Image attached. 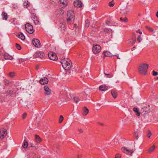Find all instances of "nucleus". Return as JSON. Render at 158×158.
Listing matches in <instances>:
<instances>
[{
	"label": "nucleus",
	"mask_w": 158,
	"mask_h": 158,
	"mask_svg": "<svg viewBox=\"0 0 158 158\" xmlns=\"http://www.w3.org/2000/svg\"><path fill=\"white\" fill-rule=\"evenodd\" d=\"M149 65L145 63H142L140 64L138 69L139 73L141 74L144 75H146Z\"/></svg>",
	"instance_id": "f257e3e1"
},
{
	"label": "nucleus",
	"mask_w": 158,
	"mask_h": 158,
	"mask_svg": "<svg viewBox=\"0 0 158 158\" xmlns=\"http://www.w3.org/2000/svg\"><path fill=\"white\" fill-rule=\"evenodd\" d=\"M60 63L63 67L65 70H69L71 67V62L69 59L64 58L61 60Z\"/></svg>",
	"instance_id": "f03ea898"
},
{
	"label": "nucleus",
	"mask_w": 158,
	"mask_h": 158,
	"mask_svg": "<svg viewBox=\"0 0 158 158\" xmlns=\"http://www.w3.org/2000/svg\"><path fill=\"white\" fill-rule=\"evenodd\" d=\"M75 13L74 11L72 10L68 11L67 15V22L69 23V22L73 23L75 19Z\"/></svg>",
	"instance_id": "7ed1b4c3"
},
{
	"label": "nucleus",
	"mask_w": 158,
	"mask_h": 158,
	"mask_svg": "<svg viewBox=\"0 0 158 158\" xmlns=\"http://www.w3.org/2000/svg\"><path fill=\"white\" fill-rule=\"evenodd\" d=\"M150 107L149 105L144 106L141 110V114L144 117V118H146V116L147 117L148 116V113L150 111Z\"/></svg>",
	"instance_id": "20e7f679"
},
{
	"label": "nucleus",
	"mask_w": 158,
	"mask_h": 158,
	"mask_svg": "<svg viewBox=\"0 0 158 158\" xmlns=\"http://www.w3.org/2000/svg\"><path fill=\"white\" fill-rule=\"evenodd\" d=\"M25 29L26 31L30 34H32L34 31L33 26L29 23L25 24Z\"/></svg>",
	"instance_id": "39448f33"
},
{
	"label": "nucleus",
	"mask_w": 158,
	"mask_h": 158,
	"mask_svg": "<svg viewBox=\"0 0 158 158\" xmlns=\"http://www.w3.org/2000/svg\"><path fill=\"white\" fill-rule=\"evenodd\" d=\"M92 50L94 54H98L101 51V47L98 45H94L93 47Z\"/></svg>",
	"instance_id": "423d86ee"
},
{
	"label": "nucleus",
	"mask_w": 158,
	"mask_h": 158,
	"mask_svg": "<svg viewBox=\"0 0 158 158\" xmlns=\"http://www.w3.org/2000/svg\"><path fill=\"white\" fill-rule=\"evenodd\" d=\"M48 56L50 60H56L58 59L56 54L52 52H49Z\"/></svg>",
	"instance_id": "0eeeda50"
},
{
	"label": "nucleus",
	"mask_w": 158,
	"mask_h": 158,
	"mask_svg": "<svg viewBox=\"0 0 158 158\" xmlns=\"http://www.w3.org/2000/svg\"><path fill=\"white\" fill-rule=\"evenodd\" d=\"M31 19L34 22L35 25H38L40 24V21L38 18L35 16L34 13H32L31 16Z\"/></svg>",
	"instance_id": "6e6552de"
},
{
	"label": "nucleus",
	"mask_w": 158,
	"mask_h": 158,
	"mask_svg": "<svg viewBox=\"0 0 158 158\" xmlns=\"http://www.w3.org/2000/svg\"><path fill=\"white\" fill-rule=\"evenodd\" d=\"M129 11V9L127 6L125 7H122L120 10V12L122 14L125 15Z\"/></svg>",
	"instance_id": "1a4fd4ad"
},
{
	"label": "nucleus",
	"mask_w": 158,
	"mask_h": 158,
	"mask_svg": "<svg viewBox=\"0 0 158 158\" xmlns=\"http://www.w3.org/2000/svg\"><path fill=\"white\" fill-rule=\"evenodd\" d=\"M44 53L42 52H37L34 55V57L35 58L39 57L43 59L44 56Z\"/></svg>",
	"instance_id": "9d476101"
},
{
	"label": "nucleus",
	"mask_w": 158,
	"mask_h": 158,
	"mask_svg": "<svg viewBox=\"0 0 158 158\" xmlns=\"http://www.w3.org/2000/svg\"><path fill=\"white\" fill-rule=\"evenodd\" d=\"M32 43L34 46L38 48L41 47V45L40 40L38 39L34 38L32 40Z\"/></svg>",
	"instance_id": "9b49d317"
},
{
	"label": "nucleus",
	"mask_w": 158,
	"mask_h": 158,
	"mask_svg": "<svg viewBox=\"0 0 158 158\" xmlns=\"http://www.w3.org/2000/svg\"><path fill=\"white\" fill-rule=\"evenodd\" d=\"M121 150L123 152L131 155H132V153L134 151L133 149L128 150L127 148L124 147H123L121 148Z\"/></svg>",
	"instance_id": "f8f14e48"
},
{
	"label": "nucleus",
	"mask_w": 158,
	"mask_h": 158,
	"mask_svg": "<svg viewBox=\"0 0 158 158\" xmlns=\"http://www.w3.org/2000/svg\"><path fill=\"white\" fill-rule=\"evenodd\" d=\"M7 132L6 130L4 128H1L0 131V139H2L4 138L6 135Z\"/></svg>",
	"instance_id": "ddd939ff"
},
{
	"label": "nucleus",
	"mask_w": 158,
	"mask_h": 158,
	"mask_svg": "<svg viewBox=\"0 0 158 158\" xmlns=\"http://www.w3.org/2000/svg\"><path fill=\"white\" fill-rule=\"evenodd\" d=\"M48 79L46 77H44L42 78L39 81V82L41 85L47 84L48 83Z\"/></svg>",
	"instance_id": "4468645a"
},
{
	"label": "nucleus",
	"mask_w": 158,
	"mask_h": 158,
	"mask_svg": "<svg viewBox=\"0 0 158 158\" xmlns=\"http://www.w3.org/2000/svg\"><path fill=\"white\" fill-rule=\"evenodd\" d=\"M44 89L45 91L44 94L45 95H48L51 94V90L48 86H45L44 87Z\"/></svg>",
	"instance_id": "2eb2a0df"
},
{
	"label": "nucleus",
	"mask_w": 158,
	"mask_h": 158,
	"mask_svg": "<svg viewBox=\"0 0 158 158\" xmlns=\"http://www.w3.org/2000/svg\"><path fill=\"white\" fill-rule=\"evenodd\" d=\"M74 5L75 7L77 8L81 7L82 6V4L81 1L79 0L76 1L74 2Z\"/></svg>",
	"instance_id": "dca6fc26"
},
{
	"label": "nucleus",
	"mask_w": 158,
	"mask_h": 158,
	"mask_svg": "<svg viewBox=\"0 0 158 158\" xmlns=\"http://www.w3.org/2000/svg\"><path fill=\"white\" fill-rule=\"evenodd\" d=\"M3 56L5 60H12L13 59L12 56L9 55L8 54H4Z\"/></svg>",
	"instance_id": "f3484780"
},
{
	"label": "nucleus",
	"mask_w": 158,
	"mask_h": 158,
	"mask_svg": "<svg viewBox=\"0 0 158 158\" xmlns=\"http://www.w3.org/2000/svg\"><path fill=\"white\" fill-rule=\"evenodd\" d=\"M107 89V87L105 85L100 86L99 88V90L102 91H105Z\"/></svg>",
	"instance_id": "a211bd4d"
},
{
	"label": "nucleus",
	"mask_w": 158,
	"mask_h": 158,
	"mask_svg": "<svg viewBox=\"0 0 158 158\" xmlns=\"http://www.w3.org/2000/svg\"><path fill=\"white\" fill-rule=\"evenodd\" d=\"M111 94L114 98H115L118 96L117 92L116 91L112 90L111 91Z\"/></svg>",
	"instance_id": "6ab92c4d"
},
{
	"label": "nucleus",
	"mask_w": 158,
	"mask_h": 158,
	"mask_svg": "<svg viewBox=\"0 0 158 158\" xmlns=\"http://www.w3.org/2000/svg\"><path fill=\"white\" fill-rule=\"evenodd\" d=\"M83 112L82 113L83 116H86L89 113V110L86 107H84L83 108Z\"/></svg>",
	"instance_id": "aec40b11"
},
{
	"label": "nucleus",
	"mask_w": 158,
	"mask_h": 158,
	"mask_svg": "<svg viewBox=\"0 0 158 158\" xmlns=\"http://www.w3.org/2000/svg\"><path fill=\"white\" fill-rule=\"evenodd\" d=\"M35 142L37 143H39L42 141V139L39 135H35Z\"/></svg>",
	"instance_id": "412c9836"
},
{
	"label": "nucleus",
	"mask_w": 158,
	"mask_h": 158,
	"mask_svg": "<svg viewBox=\"0 0 158 158\" xmlns=\"http://www.w3.org/2000/svg\"><path fill=\"white\" fill-rule=\"evenodd\" d=\"M104 55L105 56H109L112 57L113 56H115V55H112L109 52L106 51L105 52H104Z\"/></svg>",
	"instance_id": "4be33fe9"
},
{
	"label": "nucleus",
	"mask_w": 158,
	"mask_h": 158,
	"mask_svg": "<svg viewBox=\"0 0 158 158\" xmlns=\"http://www.w3.org/2000/svg\"><path fill=\"white\" fill-rule=\"evenodd\" d=\"M60 28H61V31L62 32H64L65 31L66 27L65 25L63 23H60Z\"/></svg>",
	"instance_id": "5701e85b"
},
{
	"label": "nucleus",
	"mask_w": 158,
	"mask_h": 158,
	"mask_svg": "<svg viewBox=\"0 0 158 158\" xmlns=\"http://www.w3.org/2000/svg\"><path fill=\"white\" fill-rule=\"evenodd\" d=\"M2 15L3 20H6L8 18V15L5 12H2Z\"/></svg>",
	"instance_id": "b1692460"
},
{
	"label": "nucleus",
	"mask_w": 158,
	"mask_h": 158,
	"mask_svg": "<svg viewBox=\"0 0 158 158\" xmlns=\"http://www.w3.org/2000/svg\"><path fill=\"white\" fill-rule=\"evenodd\" d=\"M133 110L135 113L136 114L137 116H139L140 115V113L138 109L136 107H134L133 109Z\"/></svg>",
	"instance_id": "393cba45"
},
{
	"label": "nucleus",
	"mask_w": 158,
	"mask_h": 158,
	"mask_svg": "<svg viewBox=\"0 0 158 158\" xmlns=\"http://www.w3.org/2000/svg\"><path fill=\"white\" fill-rule=\"evenodd\" d=\"M120 19L122 22L126 23L128 21V19L126 17H121Z\"/></svg>",
	"instance_id": "a878e982"
},
{
	"label": "nucleus",
	"mask_w": 158,
	"mask_h": 158,
	"mask_svg": "<svg viewBox=\"0 0 158 158\" xmlns=\"http://www.w3.org/2000/svg\"><path fill=\"white\" fill-rule=\"evenodd\" d=\"M17 36L18 38L23 40H24L25 39V37L24 35L22 33L19 34Z\"/></svg>",
	"instance_id": "bb28decb"
},
{
	"label": "nucleus",
	"mask_w": 158,
	"mask_h": 158,
	"mask_svg": "<svg viewBox=\"0 0 158 158\" xmlns=\"http://www.w3.org/2000/svg\"><path fill=\"white\" fill-rule=\"evenodd\" d=\"M28 146V143L27 141L26 140H24V141L22 145V147L24 148H27Z\"/></svg>",
	"instance_id": "cd10ccee"
},
{
	"label": "nucleus",
	"mask_w": 158,
	"mask_h": 158,
	"mask_svg": "<svg viewBox=\"0 0 158 158\" xmlns=\"http://www.w3.org/2000/svg\"><path fill=\"white\" fill-rule=\"evenodd\" d=\"M60 2L64 6H66L67 4V0H60Z\"/></svg>",
	"instance_id": "c85d7f7f"
},
{
	"label": "nucleus",
	"mask_w": 158,
	"mask_h": 158,
	"mask_svg": "<svg viewBox=\"0 0 158 158\" xmlns=\"http://www.w3.org/2000/svg\"><path fill=\"white\" fill-rule=\"evenodd\" d=\"M115 4V2H114V0L110 2H109V6L110 7H113Z\"/></svg>",
	"instance_id": "c756f323"
},
{
	"label": "nucleus",
	"mask_w": 158,
	"mask_h": 158,
	"mask_svg": "<svg viewBox=\"0 0 158 158\" xmlns=\"http://www.w3.org/2000/svg\"><path fill=\"white\" fill-rule=\"evenodd\" d=\"M29 2H28L27 1H25L24 2L23 5L25 8H27Z\"/></svg>",
	"instance_id": "7c9ffc66"
},
{
	"label": "nucleus",
	"mask_w": 158,
	"mask_h": 158,
	"mask_svg": "<svg viewBox=\"0 0 158 158\" xmlns=\"http://www.w3.org/2000/svg\"><path fill=\"white\" fill-rule=\"evenodd\" d=\"M154 148H155V146L154 145H153L150 148H149L148 150V152L149 153L152 152V151H153Z\"/></svg>",
	"instance_id": "2f4dec72"
},
{
	"label": "nucleus",
	"mask_w": 158,
	"mask_h": 158,
	"mask_svg": "<svg viewBox=\"0 0 158 158\" xmlns=\"http://www.w3.org/2000/svg\"><path fill=\"white\" fill-rule=\"evenodd\" d=\"M4 82L5 85H8L10 83L9 81L6 79L4 80Z\"/></svg>",
	"instance_id": "473e14b6"
},
{
	"label": "nucleus",
	"mask_w": 158,
	"mask_h": 158,
	"mask_svg": "<svg viewBox=\"0 0 158 158\" xmlns=\"http://www.w3.org/2000/svg\"><path fill=\"white\" fill-rule=\"evenodd\" d=\"M73 100L76 103H77L80 100V99L77 97H74L73 98Z\"/></svg>",
	"instance_id": "72a5a7b5"
},
{
	"label": "nucleus",
	"mask_w": 158,
	"mask_h": 158,
	"mask_svg": "<svg viewBox=\"0 0 158 158\" xmlns=\"http://www.w3.org/2000/svg\"><path fill=\"white\" fill-rule=\"evenodd\" d=\"M135 42V39H132L130 41L129 43L131 44H134Z\"/></svg>",
	"instance_id": "f704fd0d"
},
{
	"label": "nucleus",
	"mask_w": 158,
	"mask_h": 158,
	"mask_svg": "<svg viewBox=\"0 0 158 158\" xmlns=\"http://www.w3.org/2000/svg\"><path fill=\"white\" fill-rule=\"evenodd\" d=\"M9 76L11 77H13L15 75V73L14 72H10L9 74Z\"/></svg>",
	"instance_id": "c9c22d12"
},
{
	"label": "nucleus",
	"mask_w": 158,
	"mask_h": 158,
	"mask_svg": "<svg viewBox=\"0 0 158 158\" xmlns=\"http://www.w3.org/2000/svg\"><path fill=\"white\" fill-rule=\"evenodd\" d=\"M64 120V118L62 115H60L59 120V123H61Z\"/></svg>",
	"instance_id": "e433bc0d"
},
{
	"label": "nucleus",
	"mask_w": 158,
	"mask_h": 158,
	"mask_svg": "<svg viewBox=\"0 0 158 158\" xmlns=\"http://www.w3.org/2000/svg\"><path fill=\"white\" fill-rule=\"evenodd\" d=\"M104 74L105 76H107V78H111L113 77V75L110 74H107L104 73Z\"/></svg>",
	"instance_id": "4c0bfd02"
},
{
	"label": "nucleus",
	"mask_w": 158,
	"mask_h": 158,
	"mask_svg": "<svg viewBox=\"0 0 158 158\" xmlns=\"http://www.w3.org/2000/svg\"><path fill=\"white\" fill-rule=\"evenodd\" d=\"M89 21L87 20H86L85 21V27H89Z\"/></svg>",
	"instance_id": "58836bf2"
},
{
	"label": "nucleus",
	"mask_w": 158,
	"mask_h": 158,
	"mask_svg": "<svg viewBox=\"0 0 158 158\" xmlns=\"http://www.w3.org/2000/svg\"><path fill=\"white\" fill-rule=\"evenodd\" d=\"M146 28H147L148 30L150 32H153V30L152 28L149 27L148 26H146Z\"/></svg>",
	"instance_id": "ea45409f"
},
{
	"label": "nucleus",
	"mask_w": 158,
	"mask_h": 158,
	"mask_svg": "<svg viewBox=\"0 0 158 158\" xmlns=\"http://www.w3.org/2000/svg\"><path fill=\"white\" fill-rule=\"evenodd\" d=\"M16 47L19 50H20L21 49L20 46L17 43L16 44Z\"/></svg>",
	"instance_id": "a19ab883"
},
{
	"label": "nucleus",
	"mask_w": 158,
	"mask_h": 158,
	"mask_svg": "<svg viewBox=\"0 0 158 158\" xmlns=\"http://www.w3.org/2000/svg\"><path fill=\"white\" fill-rule=\"evenodd\" d=\"M111 30L110 29H108L106 28L104 29L105 32H106L107 33H109L110 32Z\"/></svg>",
	"instance_id": "79ce46f5"
},
{
	"label": "nucleus",
	"mask_w": 158,
	"mask_h": 158,
	"mask_svg": "<svg viewBox=\"0 0 158 158\" xmlns=\"http://www.w3.org/2000/svg\"><path fill=\"white\" fill-rule=\"evenodd\" d=\"M152 135V133L150 131H148L147 136L148 138H150Z\"/></svg>",
	"instance_id": "37998d69"
},
{
	"label": "nucleus",
	"mask_w": 158,
	"mask_h": 158,
	"mask_svg": "<svg viewBox=\"0 0 158 158\" xmlns=\"http://www.w3.org/2000/svg\"><path fill=\"white\" fill-rule=\"evenodd\" d=\"M153 75L154 76H156L158 75V73L157 72H156L154 70L152 71Z\"/></svg>",
	"instance_id": "c03bdc74"
},
{
	"label": "nucleus",
	"mask_w": 158,
	"mask_h": 158,
	"mask_svg": "<svg viewBox=\"0 0 158 158\" xmlns=\"http://www.w3.org/2000/svg\"><path fill=\"white\" fill-rule=\"evenodd\" d=\"M137 40L139 42H140L142 40V39L141 38V36L140 35H139L137 38Z\"/></svg>",
	"instance_id": "a18cd8bd"
},
{
	"label": "nucleus",
	"mask_w": 158,
	"mask_h": 158,
	"mask_svg": "<svg viewBox=\"0 0 158 158\" xmlns=\"http://www.w3.org/2000/svg\"><path fill=\"white\" fill-rule=\"evenodd\" d=\"M27 116V114L26 113H24L23 114L22 116V118L23 119H24Z\"/></svg>",
	"instance_id": "49530a36"
},
{
	"label": "nucleus",
	"mask_w": 158,
	"mask_h": 158,
	"mask_svg": "<svg viewBox=\"0 0 158 158\" xmlns=\"http://www.w3.org/2000/svg\"><path fill=\"white\" fill-rule=\"evenodd\" d=\"M135 136L136 137V139H137L138 137V135L137 132H135Z\"/></svg>",
	"instance_id": "de8ad7c7"
},
{
	"label": "nucleus",
	"mask_w": 158,
	"mask_h": 158,
	"mask_svg": "<svg viewBox=\"0 0 158 158\" xmlns=\"http://www.w3.org/2000/svg\"><path fill=\"white\" fill-rule=\"evenodd\" d=\"M121 156L119 154H117L115 155V158H121Z\"/></svg>",
	"instance_id": "09e8293b"
},
{
	"label": "nucleus",
	"mask_w": 158,
	"mask_h": 158,
	"mask_svg": "<svg viewBox=\"0 0 158 158\" xmlns=\"http://www.w3.org/2000/svg\"><path fill=\"white\" fill-rule=\"evenodd\" d=\"M82 157V155L81 154H78L77 155V158H81Z\"/></svg>",
	"instance_id": "8fccbe9b"
},
{
	"label": "nucleus",
	"mask_w": 158,
	"mask_h": 158,
	"mask_svg": "<svg viewBox=\"0 0 158 158\" xmlns=\"http://www.w3.org/2000/svg\"><path fill=\"white\" fill-rule=\"evenodd\" d=\"M78 131L80 133H82L83 132V131L82 129H79L78 130Z\"/></svg>",
	"instance_id": "3c124183"
},
{
	"label": "nucleus",
	"mask_w": 158,
	"mask_h": 158,
	"mask_svg": "<svg viewBox=\"0 0 158 158\" xmlns=\"http://www.w3.org/2000/svg\"><path fill=\"white\" fill-rule=\"evenodd\" d=\"M70 97H67L65 98L67 101H69V99H70L71 98V96Z\"/></svg>",
	"instance_id": "603ef678"
},
{
	"label": "nucleus",
	"mask_w": 158,
	"mask_h": 158,
	"mask_svg": "<svg viewBox=\"0 0 158 158\" xmlns=\"http://www.w3.org/2000/svg\"><path fill=\"white\" fill-rule=\"evenodd\" d=\"M137 33H139L140 34H142V32L141 31H140L139 30H138L136 31Z\"/></svg>",
	"instance_id": "864d4df0"
},
{
	"label": "nucleus",
	"mask_w": 158,
	"mask_h": 158,
	"mask_svg": "<svg viewBox=\"0 0 158 158\" xmlns=\"http://www.w3.org/2000/svg\"><path fill=\"white\" fill-rule=\"evenodd\" d=\"M136 48L135 47H134L132 48H131V51H133Z\"/></svg>",
	"instance_id": "5fc2aeb1"
},
{
	"label": "nucleus",
	"mask_w": 158,
	"mask_h": 158,
	"mask_svg": "<svg viewBox=\"0 0 158 158\" xmlns=\"http://www.w3.org/2000/svg\"><path fill=\"white\" fill-rule=\"evenodd\" d=\"M106 24H107V25H109V24L110 23V22L109 21H106Z\"/></svg>",
	"instance_id": "6e6d98bb"
},
{
	"label": "nucleus",
	"mask_w": 158,
	"mask_h": 158,
	"mask_svg": "<svg viewBox=\"0 0 158 158\" xmlns=\"http://www.w3.org/2000/svg\"><path fill=\"white\" fill-rule=\"evenodd\" d=\"M98 124L99 125H102V126H104V124L102 123H99Z\"/></svg>",
	"instance_id": "4d7b16f0"
},
{
	"label": "nucleus",
	"mask_w": 158,
	"mask_h": 158,
	"mask_svg": "<svg viewBox=\"0 0 158 158\" xmlns=\"http://www.w3.org/2000/svg\"><path fill=\"white\" fill-rule=\"evenodd\" d=\"M156 17L157 18H158V11H157V12H156Z\"/></svg>",
	"instance_id": "13d9d810"
},
{
	"label": "nucleus",
	"mask_w": 158,
	"mask_h": 158,
	"mask_svg": "<svg viewBox=\"0 0 158 158\" xmlns=\"http://www.w3.org/2000/svg\"><path fill=\"white\" fill-rule=\"evenodd\" d=\"M31 146L32 147H34V146L33 145V144H32Z\"/></svg>",
	"instance_id": "bf43d9fd"
},
{
	"label": "nucleus",
	"mask_w": 158,
	"mask_h": 158,
	"mask_svg": "<svg viewBox=\"0 0 158 158\" xmlns=\"http://www.w3.org/2000/svg\"><path fill=\"white\" fill-rule=\"evenodd\" d=\"M38 69V66H36V69Z\"/></svg>",
	"instance_id": "052dcab7"
},
{
	"label": "nucleus",
	"mask_w": 158,
	"mask_h": 158,
	"mask_svg": "<svg viewBox=\"0 0 158 158\" xmlns=\"http://www.w3.org/2000/svg\"><path fill=\"white\" fill-rule=\"evenodd\" d=\"M117 58L118 59H120V58L118 56H117Z\"/></svg>",
	"instance_id": "680f3d73"
},
{
	"label": "nucleus",
	"mask_w": 158,
	"mask_h": 158,
	"mask_svg": "<svg viewBox=\"0 0 158 158\" xmlns=\"http://www.w3.org/2000/svg\"><path fill=\"white\" fill-rule=\"evenodd\" d=\"M157 79L158 80V77H157Z\"/></svg>",
	"instance_id": "e2e57ef3"
}]
</instances>
